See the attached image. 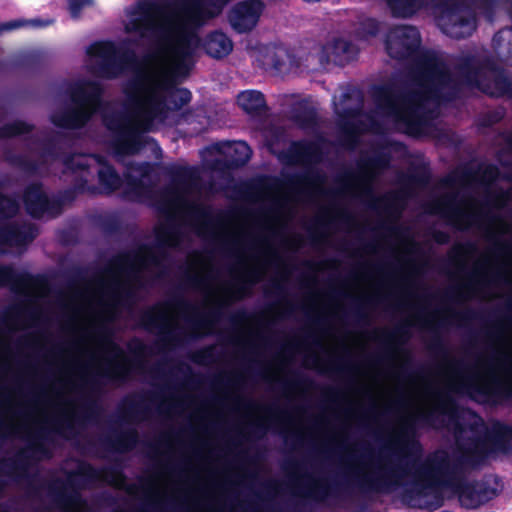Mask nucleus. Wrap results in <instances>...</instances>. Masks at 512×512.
Segmentation results:
<instances>
[{"mask_svg": "<svg viewBox=\"0 0 512 512\" xmlns=\"http://www.w3.org/2000/svg\"><path fill=\"white\" fill-rule=\"evenodd\" d=\"M115 305L131 304L135 300V292L132 288L118 285L113 295Z\"/></svg>", "mask_w": 512, "mask_h": 512, "instance_id": "nucleus-54", "label": "nucleus"}, {"mask_svg": "<svg viewBox=\"0 0 512 512\" xmlns=\"http://www.w3.org/2000/svg\"><path fill=\"white\" fill-rule=\"evenodd\" d=\"M250 318V314L245 309H239L229 316V321L237 326L243 324Z\"/></svg>", "mask_w": 512, "mask_h": 512, "instance_id": "nucleus-61", "label": "nucleus"}, {"mask_svg": "<svg viewBox=\"0 0 512 512\" xmlns=\"http://www.w3.org/2000/svg\"><path fill=\"white\" fill-rule=\"evenodd\" d=\"M431 178L430 170L426 166H419L409 176V181L418 186H425Z\"/></svg>", "mask_w": 512, "mask_h": 512, "instance_id": "nucleus-56", "label": "nucleus"}, {"mask_svg": "<svg viewBox=\"0 0 512 512\" xmlns=\"http://www.w3.org/2000/svg\"><path fill=\"white\" fill-rule=\"evenodd\" d=\"M191 360L198 365H206L213 362L215 360L214 346H206L195 351L191 355Z\"/></svg>", "mask_w": 512, "mask_h": 512, "instance_id": "nucleus-52", "label": "nucleus"}, {"mask_svg": "<svg viewBox=\"0 0 512 512\" xmlns=\"http://www.w3.org/2000/svg\"><path fill=\"white\" fill-rule=\"evenodd\" d=\"M411 327V322L403 321L391 331L376 330L374 333V339L381 341L383 343V347L378 354L369 358V362L373 364H380L384 361L391 360L397 353H404L407 357V360L400 368V375L403 378H407L412 375L421 377L425 372V368L420 367L413 372H409L408 366L411 364L412 358L410 353L403 350L401 347L410 339Z\"/></svg>", "mask_w": 512, "mask_h": 512, "instance_id": "nucleus-12", "label": "nucleus"}, {"mask_svg": "<svg viewBox=\"0 0 512 512\" xmlns=\"http://www.w3.org/2000/svg\"><path fill=\"white\" fill-rule=\"evenodd\" d=\"M492 495H494V490L484 483H464L460 487L459 500L467 508H478L481 504L491 499Z\"/></svg>", "mask_w": 512, "mask_h": 512, "instance_id": "nucleus-26", "label": "nucleus"}, {"mask_svg": "<svg viewBox=\"0 0 512 512\" xmlns=\"http://www.w3.org/2000/svg\"><path fill=\"white\" fill-rule=\"evenodd\" d=\"M268 430V427L262 422H255L250 425L249 436L255 438L263 437Z\"/></svg>", "mask_w": 512, "mask_h": 512, "instance_id": "nucleus-63", "label": "nucleus"}, {"mask_svg": "<svg viewBox=\"0 0 512 512\" xmlns=\"http://www.w3.org/2000/svg\"><path fill=\"white\" fill-rule=\"evenodd\" d=\"M452 319L456 320L460 325H463L478 317L477 312L473 309H467L463 312H453L451 315Z\"/></svg>", "mask_w": 512, "mask_h": 512, "instance_id": "nucleus-59", "label": "nucleus"}, {"mask_svg": "<svg viewBox=\"0 0 512 512\" xmlns=\"http://www.w3.org/2000/svg\"><path fill=\"white\" fill-rule=\"evenodd\" d=\"M262 279V273L259 269L252 268L246 270L232 284L231 295L235 299H242L251 294L252 288Z\"/></svg>", "mask_w": 512, "mask_h": 512, "instance_id": "nucleus-34", "label": "nucleus"}, {"mask_svg": "<svg viewBox=\"0 0 512 512\" xmlns=\"http://www.w3.org/2000/svg\"><path fill=\"white\" fill-rule=\"evenodd\" d=\"M156 400L157 394L153 392L127 396L123 400V412L129 418L146 416L149 413V408L146 406V403H155Z\"/></svg>", "mask_w": 512, "mask_h": 512, "instance_id": "nucleus-33", "label": "nucleus"}, {"mask_svg": "<svg viewBox=\"0 0 512 512\" xmlns=\"http://www.w3.org/2000/svg\"><path fill=\"white\" fill-rule=\"evenodd\" d=\"M22 200L27 214L33 219H41L45 215L56 218L63 211V201L49 197L41 182L28 184L24 188Z\"/></svg>", "mask_w": 512, "mask_h": 512, "instance_id": "nucleus-15", "label": "nucleus"}, {"mask_svg": "<svg viewBox=\"0 0 512 512\" xmlns=\"http://www.w3.org/2000/svg\"><path fill=\"white\" fill-rule=\"evenodd\" d=\"M237 103L245 113L253 117L262 115L268 109L264 94L257 90L240 92Z\"/></svg>", "mask_w": 512, "mask_h": 512, "instance_id": "nucleus-32", "label": "nucleus"}, {"mask_svg": "<svg viewBox=\"0 0 512 512\" xmlns=\"http://www.w3.org/2000/svg\"><path fill=\"white\" fill-rule=\"evenodd\" d=\"M66 170L72 173H87L90 168L88 159L80 154H67L62 159Z\"/></svg>", "mask_w": 512, "mask_h": 512, "instance_id": "nucleus-45", "label": "nucleus"}, {"mask_svg": "<svg viewBox=\"0 0 512 512\" xmlns=\"http://www.w3.org/2000/svg\"><path fill=\"white\" fill-rule=\"evenodd\" d=\"M182 284L185 288L193 290H204L208 285V277L187 272L182 278Z\"/></svg>", "mask_w": 512, "mask_h": 512, "instance_id": "nucleus-51", "label": "nucleus"}, {"mask_svg": "<svg viewBox=\"0 0 512 512\" xmlns=\"http://www.w3.org/2000/svg\"><path fill=\"white\" fill-rule=\"evenodd\" d=\"M226 306L220 302L208 312H200L198 306L182 294H174L166 302L143 309L138 315L137 326L158 336V352L172 350L211 334L223 319Z\"/></svg>", "mask_w": 512, "mask_h": 512, "instance_id": "nucleus-5", "label": "nucleus"}, {"mask_svg": "<svg viewBox=\"0 0 512 512\" xmlns=\"http://www.w3.org/2000/svg\"><path fill=\"white\" fill-rule=\"evenodd\" d=\"M392 155L386 146L374 149L372 155L363 157L358 162L360 177L370 183L376 176L390 167Z\"/></svg>", "mask_w": 512, "mask_h": 512, "instance_id": "nucleus-22", "label": "nucleus"}, {"mask_svg": "<svg viewBox=\"0 0 512 512\" xmlns=\"http://www.w3.org/2000/svg\"><path fill=\"white\" fill-rule=\"evenodd\" d=\"M497 64L490 57L477 58L474 55H467L461 58L457 64L459 76L452 75L462 82V89L465 86L479 88L486 74V70H496Z\"/></svg>", "mask_w": 512, "mask_h": 512, "instance_id": "nucleus-19", "label": "nucleus"}, {"mask_svg": "<svg viewBox=\"0 0 512 512\" xmlns=\"http://www.w3.org/2000/svg\"><path fill=\"white\" fill-rule=\"evenodd\" d=\"M98 334L106 343L108 352L114 358L120 360H109L105 366L90 371L82 377V387L88 391V394L82 398L78 411L70 416L54 420L55 428L52 430L45 427L40 428L30 437L29 445L18 451L13 459L0 461V472L9 476H16L18 479H24L29 495L38 497L42 490L47 489L49 495L59 507L74 505L82 501L79 492L68 493V487H85L102 477L110 480L125 478L120 468L110 466L98 469L84 460L79 461L76 469L69 472L66 483L60 479L47 482L38 473H28L30 461L35 459L36 454L50 457L51 454L45 444L51 440V432L58 434L72 433L75 424L84 425L96 422L103 412V407L95 396L101 392L103 386L108 383L123 384L127 382L135 371L144 367L145 358L153 353L152 348L145 344L143 340L134 337L126 345L130 354V357H127L124 350L111 339L112 333L110 330L106 327H100Z\"/></svg>", "mask_w": 512, "mask_h": 512, "instance_id": "nucleus-1", "label": "nucleus"}, {"mask_svg": "<svg viewBox=\"0 0 512 512\" xmlns=\"http://www.w3.org/2000/svg\"><path fill=\"white\" fill-rule=\"evenodd\" d=\"M349 485L348 480L346 482L335 481L332 484H324L319 482L311 487L305 495L317 501H323L329 496L337 495L340 491L345 490Z\"/></svg>", "mask_w": 512, "mask_h": 512, "instance_id": "nucleus-40", "label": "nucleus"}, {"mask_svg": "<svg viewBox=\"0 0 512 512\" xmlns=\"http://www.w3.org/2000/svg\"><path fill=\"white\" fill-rule=\"evenodd\" d=\"M431 237L438 245H447L451 239L449 233L443 230H433Z\"/></svg>", "mask_w": 512, "mask_h": 512, "instance_id": "nucleus-64", "label": "nucleus"}, {"mask_svg": "<svg viewBox=\"0 0 512 512\" xmlns=\"http://www.w3.org/2000/svg\"><path fill=\"white\" fill-rule=\"evenodd\" d=\"M476 30L475 14L457 3H447L443 32L454 39H465Z\"/></svg>", "mask_w": 512, "mask_h": 512, "instance_id": "nucleus-16", "label": "nucleus"}, {"mask_svg": "<svg viewBox=\"0 0 512 512\" xmlns=\"http://www.w3.org/2000/svg\"><path fill=\"white\" fill-rule=\"evenodd\" d=\"M228 0H180L174 6L182 16L167 14L171 4H162L155 0H138L128 12L127 33H136L143 39H153L159 43L173 46L177 63L171 73L187 76L192 63L186 61L200 45L197 29L206 20L219 16Z\"/></svg>", "mask_w": 512, "mask_h": 512, "instance_id": "nucleus-3", "label": "nucleus"}, {"mask_svg": "<svg viewBox=\"0 0 512 512\" xmlns=\"http://www.w3.org/2000/svg\"><path fill=\"white\" fill-rule=\"evenodd\" d=\"M156 243L154 246L141 245L136 252H127L114 257L112 263L119 270L128 269L129 275L138 280V273L133 267V263L139 264L142 268L150 265L160 267L162 261L167 259L168 253L166 247L176 246L182 239V232L175 223L172 216H168L166 224L154 228Z\"/></svg>", "mask_w": 512, "mask_h": 512, "instance_id": "nucleus-10", "label": "nucleus"}, {"mask_svg": "<svg viewBox=\"0 0 512 512\" xmlns=\"http://www.w3.org/2000/svg\"><path fill=\"white\" fill-rule=\"evenodd\" d=\"M93 189V187L89 186L87 177L81 175L75 178L72 186L65 189L60 197L55 198L62 200L64 204L74 201L79 194L91 192Z\"/></svg>", "mask_w": 512, "mask_h": 512, "instance_id": "nucleus-43", "label": "nucleus"}, {"mask_svg": "<svg viewBox=\"0 0 512 512\" xmlns=\"http://www.w3.org/2000/svg\"><path fill=\"white\" fill-rule=\"evenodd\" d=\"M384 299L380 297H367L357 302L356 307L353 311V315L355 316L358 323L367 324L368 323V315L364 311L365 308H372L382 302Z\"/></svg>", "mask_w": 512, "mask_h": 512, "instance_id": "nucleus-47", "label": "nucleus"}, {"mask_svg": "<svg viewBox=\"0 0 512 512\" xmlns=\"http://www.w3.org/2000/svg\"><path fill=\"white\" fill-rule=\"evenodd\" d=\"M265 8L261 0L238 2L229 13V22L238 33L250 32L257 25Z\"/></svg>", "mask_w": 512, "mask_h": 512, "instance_id": "nucleus-21", "label": "nucleus"}, {"mask_svg": "<svg viewBox=\"0 0 512 512\" xmlns=\"http://www.w3.org/2000/svg\"><path fill=\"white\" fill-rule=\"evenodd\" d=\"M342 133L340 137V143L347 149H352L357 144L358 136L355 125L352 123H346L342 127Z\"/></svg>", "mask_w": 512, "mask_h": 512, "instance_id": "nucleus-50", "label": "nucleus"}, {"mask_svg": "<svg viewBox=\"0 0 512 512\" xmlns=\"http://www.w3.org/2000/svg\"><path fill=\"white\" fill-rule=\"evenodd\" d=\"M505 282L506 276L501 270L493 272L489 281H486L482 277V273H480V271L475 270L470 276V280L468 282L452 287L445 293V298L449 301L463 299L466 298L468 294L478 291L481 287H484L489 283L502 284Z\"/></svg>", "mask_w": 512, "mask_h": 512, "instance_id": "nucleus-23", "label": "nucleus"}, {"mask_svg": "<svg viewBox=\"0 0 512 512\" xmlns=\"http://www.w3.org/2000/svg\"><path fill=\"white\" fill-rule=\"evenodd\" d=\"M27 23L28 22L26 20H22V19L1 22L0 23V35L4 32H9V31H13L18 28H21V27L25 26Z\"/></svg>", "mask_w": 512, "mask_h": 512, "instance_id": "nucleus-60", "label": "nucleus"}, {"mask_svg": "<svg viewBox=\"0 0 512 512\" xmlns=\"http://www.w3.org/2000/svg\"><path fill=\"white\" fill-rule=\"evenodd\" d=\"M493 73L490 79L485 74L478 90L492 97L512 96V79L505 70L497 65L496 70H486Z\"/></svg>", "mask_w": 512, "mask_h": 512, "instance_id": "nucleus-25", "label": "nucleus"}, {"mask_svg": "<svg viewBox=\"0 0 512 512\" xmlns=\"http://www.w3.org/2000/svg\"><path fill=\"white\" fill-rule=\"evenodd\" d=\"M252 150L245 141H235L228 144V154L224 159L215 161L219 170H236L245 166L251 159Z\"/></svg>", "mask_w": 512, "mask_h": 512, "instance_id": "nucleus-24", "label": "nucleus"}, {"mask_svg": "<svg viewBox=\"0 0 512 512\" xmlns=\"http://www.w3.org/2000/svg\"><path fill=\"white\" fill-rule=\"evenodd\" d=\"M502 329L498 323H493L490 327L483 331V335L490 341H496L500 338Z\"/></svg>", "mask_w": 512, "mask_h": 512, "instance_id": "nucleus-62", "label": "nucleus"}, {"mask_svg": "<svg viewBox=\"0 0 512 512\" xmlns=\"http://www.w3.org/2000/svg\"><path fill=\"white\" fill-rule=\"evenodd\" d=\"M138 443L139 435L135 428L123 430L101 440V445L105 450L119 453L132 451Z\"/></svg>", "mask_w": 512, "mask_h": 512, "instance_id": "nucleus-30", "label": "nucleus"}, {"mask_svg": "<svg viewBox=\"0 0 512 512\" xmlns=\"http://www.w3.org/2000/svg\"><path fill=\"white\" fill-rule=\"evenodd\" d=\"M354 370V366L348 360L339 359L338 361H330L324 372L336 375H347Z\"/></svg>", "mask_w": 512, "mask_h": 512, "instance_id": "nucleus-53", "label": "nucleus"}, {"mask_svg": "<svg viewBox=\"0 0 512 512\" xmlns=\"http://www.w3.org/2000/svg\"><path fill=\"white\" fill-rule=\"evenodd\" d=\"M474 172L471 169H465L461 175H448L443 179V184L449 187L455 186L457 183L462 182L464 180L470 179L473 177Z\"/></svg>", "mask_w": 512, "mask_h": 512, "instance_id": "nucleus-57", "label": "nucleus"}, {"mask_svg": "<svg viewBox=\"0 0 512 512\" xmlns=\"http://www.w3.org/2000/svg\"><path fill=\"white\" fill-rule=\"evenodd\" d=\"M324 141L323 137L316 141L306 139L292 141L288 149L281 153L280 159L292 165L319 162L323 156Z\"/></svg>", "mask_w": 512, "mask_h": 512, "instance_id": "nucleus-20", "label": "nucleus"}, {"mask_svg": "<svg viewBox=\"0 0 512 512\" xmlns=\"http://www.w3.org/2000/svg\"><path fill=\"white\" fill-rule=\"evenodd\" d=\"M292 120L303 130L315 129L318 126L317 111L306 103H298L292 109Z\"/></svg>", "mask_w": 512, "mask_h": 512, "instance_id": "nucleus-37", "label": "nucleus"}, {"mask_svg": "<svg viewBox=\"0 0 512 512\" xmlns=\"http://www.w3.org/2000/svg\"><path fill=\"white\" fill-rule=\"evenodd\" d=\"M325 182V175L316 168H308L303 173L290 175L286 178L289 187L296 190L299 195L309 196L306 187L315 188Z\"/></svg>", "mask_w": 512, "mask_h": 512, "instance_id": "nucleus-31", "label": "nucleus"}, {"mask_svg": "<svg viewBox=\"0 0 512 512\" xmlns=\"http://www.w3.org/2000/svg\"><path fill=\"white\" fill-rule=\"evenodd\" d=\"M512 425L496 422L485 436L470 437L466 443L457 441V456L451 462L444 452L435 454L425 465L419 468L418 476L412 483V491L418 496L435 494L438 508L443 498L437 487L455 479L464 466L477 467L483 464L493 452L512 451Z\"/></svg>", "mask_w": 512, "mask_h": 512, "instance_id": "nucleus-6", "label": "nucleus"}, {"mask_svg": "<svg viewBox=\"0 0 512 512\" xmlns=\"http://www.w3.org/2000/svg\"><path fill=\"white\" fill-rule=\"evenodd\" d=\"M283 388H300L307 387L313 384V381L307 376L298 371L291 372V378L288 381L282 382Z\"/></svg>", "mask_w": 512, "mask_h": 512, "instance_id": "nucleus-55", "label": "nucleus"}, {"mask_svg": "<svg viewBox=\"0 0 512 512\" xmlns=\"http://www.w3.org/2000/svg\"><path fill=\"white\" fill-rule=\"evenodd\" d=\"M177 79L171 73L151 75L139 71L124 87L125 95L146 107L149 122L157 117L164 118L170 111H178L192 99L187 88L177 87Z\"/></svg>", "mask_w": 512, "mask_h": 512, "instance_id": "nucleus-7", "label": "nucleus"}, {"mask_svg": "<svg viewBox=\"0 0 512 512\" xmlns=\"http://www.w3.org/2000/svg\"><path fill=\"white\" fill-rule=\"evenodd\" d=\"M99 164L97 171L98 183L102 191L106 194L114 193L122 187L123 180L115 167L101 155H95Z\"/></svg>", "mask_w": 512, "mask_h": 512, "instance_id": "nucleus-29", "label": "nucleus"}, {"mask_svg": "<svg viewBox=\"0 0 512 512\" xmlns=\"http://www.w3.org/2000/svg\"><path fill=\"white\" fill-rule=\"evenodd\" d=\"M67 138V134L56 132L55 135L45 139L42 143L44 154L54 158L59 157V144Z\"/></svg>", "mask_w": 512, "mask_h": 512, "instance_id": "nucleus-49", "label": "nucleus"}, {"mask_svg": "<svg viewBox=\"0 0 512 512\" xmlns=\"http://www.w3.org/2000/svg\"><path fill=\"white\" fill-rule=\"evenodd\" d=\"M127 188L126 193H133L137 196L141 195L145 186L141 179L133 177L131 175L126 176Z\"/></svg>", "mask_w": 512, "mask_h": 512, "instance_id": "nucleus-58", "label": "nucleus"}, {"mask_svg": "<svg viewBox=\"0 0 512 512\" xmlns=\"http://www.w3.org/2000/svg\"><path fill=\"white\" fill-rule=\"evenodd\" d=\"M35 129L33 124L23 120H14L0 126V139H11L21 135L29 134Z\"/></svg>", "mask_w": 512, "mask_h": 512, "instance_id": "nucleus-41", "label": "nucleus"}, {"mask_svg": "<svg viewBox=\"0 0 512 512\" xmlns=\"http://www.w3.org/2000/svg\"><path fill=\"white\" fill-rule=\"evenodd\" d=\"M393 16L409 18L426 5V0H386Z\"/></svg>", "mask_w": 512, "mask_h": 512, "instance_id": "nucleus-39", "label": "nucleus"}, {"mask_svg": "<svg viewBox=\"0 0 512 512\" xmlns=\"http://www.w3.org/2000/svg\"><path fill=\"white\" fill-rule=\"evenodd\" d=\"M175 189L170 191L171 198H163L157 204L160 213L169 215L172 206H179L186 211L188 218L197 227L199 234L212 233L213 228L218 224L211 206L191 202L182 194H188L199 187L201 176L196 166L179 165L169 170Z\"/></svg>", "mask_w": 512, "mask_h": 512, "instance_id": "nucleus-8", "label": "nucleus"}, {"mask_svg": "<svg viewBox=\"0 0 512 512\" xmlns=\"http://www.w3.org/2000/svg\"><path fill=\"white\" fill-rule=\"evenodd\" d=\"M37 278L29 272H19L12 266L0 265V288L9 287L12 291L19 292L35 285Z\"/></svg>", "mask_w": 512, "mask_h": 512, "instance_id": "nucleus-27", "label": "nucleus"}, {"mask_svg": "<svg viewBox=\"0 0 512 512\" xmlns=\"http://www.w3.org/2000/svg\"><path fill=\"white\" fill-rule=\"evenodd\" d=\"M272 68L278 73H284L288 70L290 54L286 49H277L269 56Z\"/></svg>", "mask_w": 512, "mask_h": 512, "instance_id": "nucleus-48", "label": "nucleus"}, {"mask_svg": "<svg viewBox=\"0 0 512 512\" xmlns=\"http://www.w3.org/2000/svg\"><path fill=\"white\" fill-rule=\"evenodd\" d=\"M66 94L73 106L51 115L50 121L57 128L81 129L105 105L104 87L98 81L82 79L72 82Z\"/></svg>", "mask_w": 512, "mask_h": 512, "instance_id": "nucleus-9", "label": "nucleus"}, {"mask_svg": "<svg viewBox=\"0 0 512 512\" xmlns=\"http://www.w3.org/2000/svg\"><path fill=\"white\" fill-rule=\"evenodd\" d=\"M416 82L418 91H403L394 84L374 85L371 91L377 109L393 116L405 133L413 137L420 136L428 125L421 101L452 102L462 93V82L435 51H426L419 57Z\"/></svg>", "mask_w": 512, "mask_h": 512, "instance_id": "nucleus-4", "label": "nucleus"}, {"mask_svg": "<svg viewBox=\"0 0 512 512\" xmlns=\"http://www.w3.org/2000/svg\"><path fill=\"white\" fill-rule=\"evenodd\" d=\"M39 235V228L31 222L0 224V249H26Z\"/></svg>", "mask_w": 512, "mask_h": 512, "instance_id": "nucleus-18", "label": "nucleus"}, {"mask_svg": "<svg viewBox=\"0 0 512 512\" xmlns=\"http://www.w3.org/2000/svg\"><path fill=\"white\" fill-rule=\"evenodd\" d=\"M430 213L447 219L449 224L459 230L478 225L483 218L481 214L470 213L460 208L456 194L446 195L435 202Z\"/></svg>", "mask_w": 512, "mask_h": 512, "instance_id": "nucleus-17", "label": "nucleus"}, {"mask_svg": "<svg viewBox=\"0 0 512 512\" xmlns=\"http://www.w3.org/2000/svg\"><path fill=\"white\" fill-rule=\"evenodd\" d=\"M357 55L358 49L350 40L344 38L334 39L331 45V56L335 64L345 66L356 59Z\"/></svg>", "mask_w": 512, "mask_h": 512, "instance_id": "nucleus-36", "label": "nucleus"}, {"mask_svg": "<svg viewBox=\"0 0 512 512\" xmlns=\"http://www.w3.org/2000/svg\"><path fill=\"white\" fill-rule=\"evenodd\" d=\"M102 122L113 135V148L120 155H134L145 147L144 138L138 126L123 112L113 111L102 115Z\"/></svg>", "mask_w": 512, "mask_h": 512, "instance_id": "nucleus-11", "label": "nucleus"}, {"mask_svg": "<svg viewBox=\"0 0 512 512\" xmlns=\"http://www.w3.org/2000/svg\"><path fill=\"white\" fill-rule=\"evenodd\" d=\"M202 47L208 56L219 60L232 52L233 42L221 30H214L206 35Z\"/></svg>", "mask_w": 512, "mask_h": 512, "instance_id": "nucleus-28", "label": "nucleus"}, {"mask_svg": "<svg viewBox=\"0 0 512 512\" xmlns=\"http://www.w3.org/2000/svg\"><path fill=\"white\" fill-rule=\"evenodd\" d=\"M477 252V246L474 242L466 241L464 243L455 244L450 253L449 259L453 264H460L464 257Z\"/></svg>", "mask_w": 512, "mask_h": 512, "instance_id": "nucleus-46", "label": "nucleus"}, {"mask_svg": "<svg viewBox=\"0 0 512 512\" xmlns=\"http://www.w3.org/2000/svg\"><path fill=\"white\" fill-rule=\"evenodd\" d=\"M88 54L101 58L98 74L106 79L116 78L121 71V63L136 59L135 52L129 48H118L113 41H97L90 45Z\"/></svg>", "mask_w": 512, "mask_h": 512, "instance_id": "nucleus-14", "label": "nucleus"}, {"mask_svg": "<svg viewBox=\"0 0 512 512\" xmlns=\"http://www.w3.org/2000/svg\"><path fill=\"white\" fill-rule=\"evenodd\" d=\"M453 393L479 395L487 400L512 397V389L504 388L497 380L493 381V387H489L466 379L459 383H450L447 389L435 392L437 399L435 408L404 419L399 434L384 446V450L396 458L397 464L391 471L384 474L363 475L358 478L357 486L362 492L383 491L388 486L391 476L405 474L416 468L423 453L421 443L415 438L416 427L417 425L433 426L437 420V414L448 417L453 425L455 438L459 440L466 426L460 421L459 407ZM467 429L474 434L488 432L483 419L478 415L468 424Z\"/></svg>", "mask_w": 512, "mask_h": 512, "instance_id": "nucleus-2", "label": "nucleus"}, {"mask_svg": "<svg viewBox=\"0 0 512 512\" xmlns=\"http://www.w3.org/2000/svg\"><path fill=\"white\" fill-rule=\"evenodd\" d=\"M96 224L106 236H115L123 232V223L116 214L99 215Z\"/></svg>", "mask_w": 512, "mask_h": 512, "instance_id": "nucleus-42", "label": "nucleus"}, {"mask_svg": "<svg viewBox=\"0 0 512 512\" xmlns=\"http://www.w3.org/2000/svg\"><path fill=\"white\" fill-rule=\"evenodd\" d=\"M428 349L434 355L443 359L446 362L449 369H451L457 373H459L463 370L464 363L462 361L451 359L449 357V351H448L443 339L437 333H435L433 335V337L431 338V340L428 344Z\"/></svg>", "mask_w": 512, "mask_h": 512, "instance_id": "nucleus-38", "label": "nucleus"}, {"mask_svg": "<svg viewBox=\"0 0 512 512\" xmlns=\"http://www.w3.org/2000/svg\"><path fill=\"white\" fill-rule=\"evenodd\" d=\"M420 45V32L411 25H400L391 28L385 39V50L391 58L403 61L417 56L416 74L418 73V59L424 53V51L419 53Z\"/></svg>", "mask_w": 512, "mask_h": 512, "instance_id": "nucleus-13", "label": "nucleus"}, {"mask_svg": "<svg viewBox=\"0 0 512 512\" xmlns=\"http://www.w3.org/2000/svg\"><path fill=\"white\" fill-rule=\"evenodd\" d=\"M18 211V201L2 192V183L0 182V220L11 219L17 215Z\"/></svg>", "mask_w": 512, "mask_h": 512, "instance_id": "nucleus-44", "label": "nucleus"}, {"mask_svg": "<svg viewBox=\"0 0 512 512\" xmlns=\"http://www.w3.org/2000/svg\"><path fill=\"white\" fill-rule=\"evenodd\" d=\"M364 195L371 199L369 206L373 209L382 208L387 214L400 213V202L403 197L400 193H389L384 196L376 197L371 186L364 189Z\"/></svg>", "mask_w": 512, "mask_h": 512, "instance_id": "nucleus-35", "label": "nucleus"}]
</instances>
